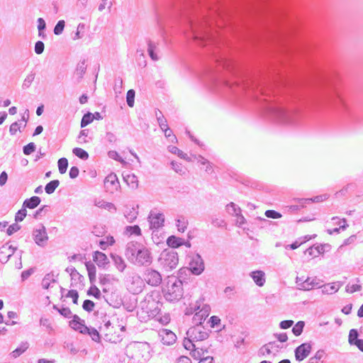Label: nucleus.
Wrapping results in <instances>:
<instances>
[{"mask_svg": "<svg viewBox=\"0 0 363 363\" xmlns=\"http://www.w3.org/2000/svg\"><path fill=\"white\" fill-rule=\"evenodd\" d=\"M300 97L313 103L329 104L342 111L348 109L347 102L336 82L325 75H320L315 80L307 82Z\"/></svg>", "mask_w": 363, "mask_h": 363, "instance_id": "f257e3e1", "label": "nucleus"}, {"mask_svg": "<svg viewBox=\"0 0 363 363\" xmlns=\"http://www.w3.org/2000/svg\"><path fill=\"white\" fill-rule=\"evenodd\" d=\"M197 1L198 0H179L181 15L184 21V32L185 35L204 46L208 42H211L213 40L211 35L206 30L205 23L199 18L195 19L191 13Z\"/></svg>", "mask_w": 363, "mask_h": 363, "instance_id": "f03ea898", "label": "nucleus"}, {"mask_svg": "<svg viewBox=\"0 0 363 363\" xmlns=\"http://www.w3.org/2000/svg\"><path fill=\"white\" fill-rule=\"evenodd\" d=\"M259 91L263 96V99L259 100L264 101V108L267 114L281 123L290 124L294 122L296 113L293 111L286 108L279 102L272 101V96L267 95L262 87L259 89Z\"/></svg>", "mask_w": 363, "mask_h": 363, "instance_id": "7ed1b4c3", "label": "nucleus"}, {"mask_svg": "<svg viewBox=\"0 0 363 363\" xmlns=\"http://www.w3.org/2000/svg\"><path fill=\"white\" fill-rule=\"evenodd\" d=\"M130 363H143L150 358V345L146 342H132L125 347Z\"/></svg>", "mask_w": 363, "mask_h": 363, "instance_id": "20e7f679", "label": "nucleus"}, {"mask_svg": "<svg viewBox=\"0 0 363 363\" xmlns=\"http://www.w3.org/2000/svg\"><path fill=\"white\" fill-rule=\"evenodd\" d=\"M162 291L167 301H178L184 295L183 282L175 277H169L167 286Z\"/></svg>", "mask_w": 363, "mask_h": 363, "instance_id": "39448f33", "label": "nucleus"}, {"mask_svg": "<svg viewBox=\"0 0 363 363\" xmlns=\"http://www.w3.org/2000/svg\"><path fill=\"white\" fill-rule=\"evenodd\" d=\"M159 262L166 271L175 269L179 262L178 254L174 250H164L160 254Z\"/></svg>", "mask_w": 363, "mask_h": 363, "instance_id": "423d86ee", "label": "nucleus"}, {"mask_svg": "<svg viewBox=\"0 0 363 363\" xmlns=\"http://www.w3.org/2000/svg\"><path fill=\"white\" fill-rule=\"evenodd\" d=\"M151 252L145 247L142 246L135 257L132 264L137 266H148L152 263Z\"/></svg>", "mask_w": 363, "mask_h": 363, "instance_id": "0eeeda50", "label": "nucleus"}, {"mask_svg": "<svg viewBox=\"0 0 363 363\" xmlns=\"http://www.w3.org/2000/svg\"><path fill=\"white\" fill-rule=\"evenodd\" d=\"M186 335L197 342L206 340L209 336V333L206 329L198 324L194 327L190 328L186 332Z\"/></svg>", "mask_w": 363, "mask_h": 363, "instance_id": "6e6552de", "label": "nucleus"}, {"mask_svg": "<svg viewBox=\"0 0 363 363\" xmlns=\"http://www.w3.org/2000/svg\"><path fill=\"white\" fill-rule=\"evenodd\" d=\"M148 220L150 222V228L157 230L164 225V216L162 213H158L152 210L149 213Z\"/></svg>", "mask_w": 363, "mask_h": 363, "instance_id": "1a4fd4ad", "label": "nucleus"}, {"mask_svg": "<svg viewBox=\"0 0 363 363\" xmlns=\"http://www.w3.org/2000/svg\"><path fill=\"white\" fill-rule=\"evenodd\" d=\"M33 237L35 242L40 247H44L48 240L46 228L43 225H40L39 228L34 229Z\"/></svg>", "mask_w": 363, "mask_h": 363, "instance_id": "9d476101", "label": "nucleus"}, {"mask_svg": "<svg viewBox=\"0 0 363 363\" xmlns=\"http://www.w3.org/2000/svg\"><path fill=\"white\" fill-rule=\"evenodd\" d=\"M104 324H101L99 327L100 332L104 334V339L109 342H116V340L112 338V334L114 332V327L111 323L110 320L107 318L106 315H104L103 319Z\"/></svg>", "mask_w": 363, "mask_h": 363, "instance_id": "9b49d317", "label": "nucleus"}, {"mask_svg": "<svg viewBox=\"0 0 363 363\" xmlns=\"http://www.w3.org/2000/svg\"><path fill=\"white\" fill-rule=\"evenodd\" d=\"M144 279L149 285L157 286L162 282V276L157 271L147 269L144 274Z\"/></svg>", "mask_w": 363, "mask_h": 363, "instance_id": "f8f14e48", "label": "nucleus"}, {"mask_svg": "<svg viewBox=\"0 0 363 363\" xmlns=\"http://www.w3.org/2000/svg\"><path fill=\"white\" fill-rule=\"evenodd\" d=\"M189 269L195 275L201 274L204 270V263L201 257L196 254L189 262Z\"/></svg>", "mask_w": 363, "mask_h": 363, "instance_id": "ddd939ff", "label": "nucleus"}, {"mask_svg": "<svg viewBox=\"0 0 363 363\" xmlns=\"http://www.w3.org/2000/svg\"><path fill=\"white\" fill-rule=\"evenodd\" d=\"M312 345L310 342H304L294 350L295 358L298 362L305 359L311 353Z\"/></svg>", "mask_w": 363, "mask_h": 363, "instance_id": "4468645a", "label": "nucleus"}, {"mask_svg": "<svg viewBox=\"0 0 363 363\" xmlns=\"http://www.w3.org/2000/svg\"><path fill=\"white\" fill-rule=\"evenodd\" d=\"M104 187L106 191L110 193H113L118 189L120 183L115 173H111L105 178Z\"/></svg>", "mask_w": 363, "mask_h": 363, "instance_id": "2eb2a0df", "label": "nucleus"}, {"mask_svg": "<svg viewBox=\"0 0 363 363\" xmlns=\"http://www.w3.org/2000/svg\"><path fill=\"white\" fill-rule=\"evenodd\" d=\"M211 312V307L209 305L204 304L199 308L198 311H195V314L193 317V322L196 325H201L202 322L209 315Z\"/></svg>", "mask_w": 363, "mask_h": 363, "instance_id": "dca6fc26", "label": "nucleus"}, {"mask_svg": "<svg viewBox=\"0 0 363 363\" xmlns=\"http://www.w3.org/2000/svg\"><path fill=\"white\" fill-rule=\"evenodd\" d=\"M141 247L138 242H129L125 247V256L132 263Z\"/></svg>", "mask_w": 363, "mask_h": 363, "instance_id": "f3484780", "label": "nucleus"}, {"mask_svg": "<svg viewBox=\"0 0 363 363\" xmlns=\"http://www.w3.org/2000/svg\"><path fill=\"white\" fill-rule=\"evenodd\" d=\"M161 342L166 345H172L177 340L176 335L170 330L162 329L159 332Z\"/></svg>", "mask_w": 363, "mask_h": 363, "instance_id": "a211bd4d", "label": "nucleus"}, {"mask_svg": "<svg viewBox=\"0 0 363 363\" xmlns=\"http://www.w3.org/2000/svg\"><path fill=\"white\" fill-rule=\"evenodd\" d=\"M72 320L69 321V325L74 330L82 333L88 330V326L85 325L84 320H82L77 315H72Z\"/></svg>", "mask_w": 363, "mask_h": 363, "instance_id": "6ab92c4d", "label": "nucleus"}, {"mask_svg": "<svg viewBox=\"0 0 363 363\" xmlns=\"http://www.w3.org/2000/svg\"><path fill=\"white\" fill-rule=\"evenodd\" d=\"M313 288H321V281L315 277H308L302 283L299 284V289L304 291H310Z\"/></svg>", "mask_w": 363, "mask_h": 363, "instance_id": "aec40b11", "label": "nucleus"}, {"mask_svg": "<svg viewBox=\"0 0 363 363\" xmlns=\"http://www.w3.org/2000/svg\"><path fill=\"white\" fill-rule=\"evenodd\" d=\"M16 247L8 244L4 245L0 247V262L3 264L6 263L9 258L13 255Z\"/></svg>", "mask_w": 363, "mask_h": 363, "instance_id": "412c9836", "label": "nucleus"}, {"mask_svg": "<svg viewBox=\"0 0 363 363\" xmlns=\"http://www.w3.org/2000/svg\"><path fill=\"white\" fill-rule=\"evenodd\" d=\"M330 249L329 244L318 245L310 247L306 250V252L312 257H316L319 255L323 254L325 251H328Z\"/></svg>", "mask_w": 363, "mask_h": 363, "instance_id": "4be33fe9", "label": "nucleus"}, {"mask_svg": "<svg viewBox=\"0 0 363 363\" xmlns=\"http://www.w3.org/2000/svg\"><path fill=\"white\" fill-rule=\"evenodd\" d=\"M93 260L96 263L99 267L104 268L108 264L107 256L102 252L96 251L93 255Z\"/></svg>", "mask_w": 363, "mask_h": 363, "instance_id": "5701e85b", "label": "nucleus"}, {"mask_svg": "<svg viewBox=\"0 0 363 363\" xmlns=\"http://www.w3.org/2000/svg\"><path fill=\"white\" fill-rule=\"evenodd\" d=\"M250 277L258 286H264L265 283V274L263 271H253L250 273Z\"/></svg>", "mask_w": 363, "mask_h": 363, "instance_id": "b1692460", "label": "nucleus"}, {"mask_svg": "<svg viewBox=\"0 0 363 363\" xmlns=\"http://www.w3.org/2000/svg\"><path fill=\"white\" fill-rule=\"evenodd\" d=\"M112 261L117 269L123 272L126 268V264L122 257L116 254H111Z\"/></svg>", "mask_w": 363, "mask_h": 363, "instance_id": "393cba45", "label": "nucleus"}, {"mask_svg": "<svg viewBox=\"0 0 363 363\" xmlns=\"http://www.w3.org/2000/svg\"><path fill=\"white\" fill-rule=\"evenodd\" d=\"M40 202L41 199L40 197L37 196H33L29 199H26L23 201V206L26 208L33 209L36 208L40 203Z\"/></svg>", "mask_w": 363, "mask_h": 363, "instance_id": "a878e982", "label": "nucleus"}, {"mask_svg": "<svg viewBox=\"0 0 363 363\" xmlns=\"http://www.w3.org/2000/svg\"><path fill=\"white\" fill-rule=\"evenodd\" d=\"M341 284L337 283H330L321 285L322 293L326 294H333L337 292L340 288Z\"/></svg>", "mask_w": 363, "mask_h": 363, "instance_id": "bb28decb", "label": "nucleus"}, {"mask_svg": "<svg viewBox=\"0 0 363 363\" xmlns=\"http://www.w3.org/2000/svg\"><path fill=\"white\" fill-rule=\"evenodd\" d=\"M184 240L175 235H170L167 240V244L172 248H178L183 245Z\"/></svg>", "mask_w": 363, "mask_h": 363, "instance_id": "cd10ccee", "label": "nucleus"}, {"mask_svg": "<svg viewBox=\"0 0 363 363\" xmlns=\"http://www.w3.org/2000/svg\"><path fill=\"white\" fill-rule=\"evenodd\" d=\"M329 198V194H324L318 196H313L312 198L309 199H301L299 201V203L303 206V203H310V202H314V203H319L322 202L323 201L327 200Z\"/></svg>", "mask_w": 363, "mask_h": 363, "instance_id": "c85d7f7f", "label": "nucleus"}, {"mask_svg": "<svg viewBox=\"0 0 363 363\" xmlns=\"http://www.w3.org/2000/svg\"><path fill=\"white\" fill-rule=\"evenodd\" d=\"M85 266L88 272V276L91 284L96 281V267L91 262H86Z\"/></svg>", "mask_w": 363, "mask_h": 363, "instance_id": "c756f323", "label": "nucleus"}, {"mask_svg": "<svg viewBox=\"0 0 363 363\" xmlns=\"http://www.w3.org/2000/svg\"><path fill=\"white\" fill-rule=\"evenodd\" d=\"M123 179L133 189H136L138 186V177L134 174L123 175Z\"/></svg>", "mask_w": 363, "mask_h": 363, "instance_id": "7c9ffc66", "label": "nucleus"}, {"mask_svg": "<svg viewBox=\"0 0 363 363\" xmlns=\"http://www.w3.org/2000/svg\"><path fill=\"white\" fill-rule=\"evenodd\" d=\"M194 157L201 165L205 166V171L208 174H211L213 172L211 163L208 160L205 159L200 155L198 156L195 155Z\"/></svg>", "mask_w": 363, "mask_h": 363, "instance_id": "2f4dec72", "label": "nucleus"}, {"mask_svg": "<svg viewBox=\"0 0 363 363\" xmlns=\"http://www.w3.org/2000/svg\"><path fill=\"white\" fill-rule=\"evenodd\" d=\"M205 352H207V350H204L197 344L196 347L191 351L190 354L194 359L200 360L204 356Z\"/></svg>", "mask_w": 363, "mask_h": 363, "instance_id": "473e14b6", "label": "nucleus"}, {"mask_svg": "<svg viewBox=\"0 0 363 363\" xmlns=\"http://www.w3.org/2000/svg\"><path fill=\"white\" fill-rule=\"evenodd\" d=\"M84 335H89L91 340L96 342L101 341V335L99 332L94 328L88 327V330L86 332L82 333Z\"/></svg>", "mask_w": 363, "mask_h": 363, "instance_id": "72a5a7b5", "label": "nucleus"}, {"mask_svg": "<svg viewBox=\"0 0 363 363\" xmlns=\"http://www.w3.org/2000/svg\"><path fill=\"white\" fill-rule=\"evenodd\" d=\"M29 344L28 342H23L21 345L16 348L11 353V356L13 358H17L20 355H21L28 348Z\"/></svg>", "mask_w": 363, "mask_h": 363, "instance_id": "f704fd0d", "label": "nucleus"}, {"mask_svg": "<svg viewBox=\"0 0 363 363\" xmlns=\"http://www.w3.org/2000/svg\"><path fill=\"white\" fill-rule=\"evenodd\" d=\"M55 274L52 272L48 273L45 275L42 280V287L45 289H48L51 282H55Z\"/></svg>", "mask_w": 363, "mask_h": 363, "instance_id": "c9c22d12", "label": "nucleus"}, {"mask_svg": "<svg viewBox=\"0 0 363 363\" xmlns=\"http://www.w3.org/2000/svg\"><path fill=\"white\" fill-rule=\"evenodd\" d=\"M138 206L136 208L133 207L128 211L125 212L124 216L129 223H133L137 218L138 215Z\"/></svg>", "mask_w": 363, "mask_h": 363, "instance_id": "e433bc0d", "label": "nucleus"}, {"mask_svg": "<svg viewBox=\"0 0 363 363\" xmlns=\"http://www.w3.org/2000/svg\"><path fill=\"white\" fill-rule=\"evenodd\" d=\"M60 185V181L57 179H54L49 182L45 186V191L48 194H52L55 192L56 189Z\"/></svg>", "mask_w": 363, "mask_h": 363, "instance_id": "4c0bfd02", "label": "nucleus"}, {"mask_svg": "<svg viewBox=\"0 0 363 363\" xmlns=\"http://www.w3.org/2000/svg\"><path fill=\"white\" fill-rule=\"evenodd\" d=\"M226 211L232 216H238L241 213L240 208L233 202H230L226 206Z\"/></svg>", "mask_w": 363, "mask_h": 363, "instance_id": "58836bf2", "label": "nucleus"}, {"mask_svg": "<svg viewBox=\"0 0 363 363\" xmlns=\"http://www.w3.org/2000/svg\"><path fill=\"white\" fill-rule=\"evenodd\" d=\"M187 225L188 221L184 217L181 216L176 220V226L179 232L184 233L186 230Z\"/></svg>", "mask_w": 363, "mask_h": 363, "instance_id": "ea45409f", "label": "nucleus"}, {"mask_svg": "<svg viewBox=\"0 0 363 363\" xmlns=\"http://www.w3.org/2000/svg\"><path fill=\"white\" fill-rule=\"evenodd\" d=\"M359 333L357 329H351L349 333L348 342L351 345H355L361 339L358 338Z\"/></svg>", "mask_w": 363, "mask_h": 363, "instance_id": "a19ab883", "label": "nucleus"}, {"mask_svg": "<svg viewBox=\"0 0 363 363\" xmlns=\"http://www.w3.org/2000/svg\"><path fill=\"white\" fill-rule=\"evenodd\" d=\"M346 223V219L345 218H342L341 220H340L338 222V224L340 225L339 228H335L333 229H328L327 230L328 233L329 235H333L334 233H336V234H338L340 233V230H345L347 227H348V225L345 223Z\"/></svg>", "mask_w": 363, "mask_h": 363, "instance_id": "79ce46f5", "label": "nucleus"}, {"mask_svg": "<svg viewBox=\"0 0 363 363\" xmlns=\"http://www.w3.org/2000/svg\"><path fill=\"white\" fill-rule=\"evenodd\" d=\"M86 61L85 60H83L82 61H80L77 66L76 68V74L78 76L79 78H82L83 75L86 72Z\"/></svg>", "mask_w": 363, "mask_h": 363, "instance_id": "37998d69", "label": "nucleus"}, {"mask_svg": "<svg viewBox=\"0 0 363 363\" xmlns=\"http://www.w3.org/2000/svg\"><path fill=\"white\" fill-rule=\"evenodd\" d=\"M72 152L74 155L83 160H86L89 158L88 152L80 147H74L72 150Z\"/></svg>", "mask_w": 363, "mask_h": 363, "instance_id": "c03bdc74", "label": "nucleus"}, {"mask_svg": "<svg viewBox=\"0 0 363 363\" xmlns=\"http://www.w3.org/2000/svg\"><path fill=\"white\" fill-rule=\"evenodd\" d=\"M57 166L59 172L60 174H65L67 172L68 167V160L65 157H61L58 160Z\"/></svg>", "mask_w": 363, "mask_h": 363, "instance_id": "a18cd8bd", "label": "nucleus"}, {"mask_svg": "<svg viewBox=\"0 0 363 363\" xmlns=\"http://www.w3.org/2000/svg\"><path fill=\"white\" fill-rule=\"evenodd\" d=\"M94 121V115H92L91 113L88 112L82 116V118L81 120V128H84L91 123H92Z\"/></svg>", "mask_w": 363, "mask_h": 363, "instance_id": "49530a36", "label": "nucleus"}, {"mask_svg": "<svg viewBox=\"0 0 363 363\" xmlns=\"http://www.w3.org/2000/svg\"><path fill=\"white\" fill-rule=\"evenodd\" d=\"M305 326V323L303 321H298L296 323V325L292 328V333L295 336H299L301 335L303 330V328Z\"/></svg>", "mask_w": 363, "mask_h": 363, "instance_id": "de8ad7c7", "label": "nucleus"}, {"mask_svg": "<svg viewBox=\"0 0 363 363\" xmlns=\"http://www.w3.org/2000/svg\"><path fill=\"white\" fill-rule=\"evenodd\" d=\"M196 342L190 337L184 338L183 341V345L187 350L191 351L195 347H196Z\"/></svg>", "mask_w": 363, "mask_h": 363, "instance_id": "09e8293b", "label": "nucleus"}, {"mask_svg": "<svg viewBox=\"0 0 363 363\" xmlns=\"http://www.w3.org/2000/svg\"><path fill=\"white\" fill-rule=\"evenodd\" d=\"M169 151L173 154L177 155L178 157H179L182 159L189 160V157H187V155L184 152H183L181 150H179L176 146H169Z\"/></svg>", "mask_w": 363, "mask_h": 363, "instance_id": "8fccbe9b", "label": "nucleus"}, {"mask_svg": "<svg viewBox=\"0 0 363 363\" xmlns=\"http://www.w3.org/2000/svg\"><path fill=\"white\" fill-rule=\"evenodd\" d=\"M272 344H265L262 345L259 350H258V355L259 357H265L272 353L271 350L272 347L270 346Z\"/></svg>", "mask_w": 363, "mask_h": 363, "instance_id": "3c124183", "label": "nucleus"}, {"mask_svg": "<svg viewBox=\"0 0 363 363\" xmlns=\"http://www.w3.org/2000/svg\"><path fill=\"white\" fill-rule=\"evenodd\" d=\"M125 232L130 235H140L141 229L138 225H128L125 228Z\"/></svg>", "mask_w": 363, "mask_h": 363, "instance_id": "603ef678", "label": "nucleus"}, {"mask_svg": "<svg viewBox=\"0 0 363 363\" xmlns=\"http://www.w3.org/2000/svg\"><path fill=\"white\" fill-rule=\"evenodd\" d=\"M160 116H157V111L155 112V115L157 117V123L159 124L160 128L162 130L165 129L168 127L167 119L164 117L162 112L160 111H158Z\"/></svg>", "mask_w": 363, "mask_h": 363, "instance_id": "864d4df0", "label": "nucleus"}, {"mask_svg": "<svg viewBox=\"0 0 363 363\" xmlns=\"http://www.w3.org/2000/svg\"><path fill=\"white\" fill-rule=\"evenodd\" d=\"M135 91L133 89H129L126 94V102L129 107L134 106Z\"/></svg>", "mask_w": 363, "mask_h": 363, "instance_id": "5fc2aeb1", "label": "nucleus"}, {"mask_svg": "<svg viewBox=\"0 0 363 363\" xmlns=\"http://www.w3.org/2000/svg\"><path fill=\"white\" fill-rule=\"evenodd\" d=\"M65 26V22L64 20L58 21L53 30L55 35H59L62 34L64 30Z\"/></svg>", "mask_w": 363, "mask_h": 363, "instance_id": "6e6d98bb", "label": "nucleus"}, {"mask_svg": "<svg viewBox=\"0 0 363 363\" xmlns=\"http://www.w3.org/2000/svg\"><path fill=\"white\" fill-rule=\"evenodd\" d=\"M27 215V211L23 206H22V208L18 210V212L16 213L15 216V221L16 223L21 222L23 220V219L26 218Z\"/></svg>", "mask_w": 363, "mask_h": 363, "instance_id": "4d7b16f0", "label": "nucleus"}, {"mask_svg": "<svg viewBox=\"0 0 363 363\" xmlns=\"http://www.w3.org/2000/svg\"><path fill=\"white\" fill-rule=\"evenodd\" d=\"M355 185L354 184H348L345 186L342 189L335 193L336 197L345 196L346 194L349 191V190L354 189Z\"/></svg>", "mask_w": 363, "mask_h": 363, "instance_id": "13d9d810", "label": "nucleus"}, {"mask_svg": "<svg viewBox=\"0 0 363 363\" xmlns=\"http://www.w3.org/2000/svg\"><path fill=\"white\" fill-rule=\"evenodd\" d=\"M95 306V303L94 301L89 299H86L84 301L82 304V308L86 311V312H91L94 310V308Z\"/></svg>", "mask_w": 363, "mask_h": 363, "instance_id": "bf43d9fd", "label": "nucleus"}, {"mask_svg": "<svg viewBox=\"0 0 363 363\" xmlns=\"http://www.w3.org/2000/svg\"><path fill=\"white\" fill-rule=\"evenodd\" d=\"M36 149V145L34 143H29L23 147V152L26 155H29L33 152H35Z\"/></svg>", "mask_w": 363, "mask_h": 363, "instance_id": "052dcab7", "label": "nucleus"}, {"mask_svg": "<svg viewBox=\"0 0 363 363\" xmlns=\"http://www.w3.org/2000/svg\"><path fill=\"white\" fill-rule=\"evenodd\" d=\"M87 294L93 296L97 299L100 298L101 296L100 290L96 286H91L87 291Z\"/></svg>", "mask_w": 363, "mask_h": 363, "instance_id": "680f3d73", "label": "nucleus"}, {"mask_svg": "<svg viewBox=\"0 0 363 363\" xmlns=\"http://www.w3.org/2000/svg\"><path fill=\"white\" fill-rule=\"evenodd\" d=\"M46 28L45 21L43 18L38 19V29L39 32V36L45 37V35L42 33Z\"/></svg>", "mask_w": 363, "mask_h": 363, "instance_id": "e2e57ef3", "label": "nucleus"}, {"mask_svg": "<svg viewBox=\"0 0 363 363\" xmlns=\"http://www.w3.org/2000/svg\"><path fill=\"white\" fill-rule=\"evenodd\" d=\"M19 130L21 132V123L19 121H16L11 123L9 128V133L11 135H14L16 134L17 131Z\"/></svg>", "mask_w": 363, "mask_h": 363, "instance_id": "0e129e2a", "label": "nucleus"}, {"mask_svg": "<svg viewBox=\"0 0 363 363\" xmlns=\"http://www.w3.org/2000/svg\"><path fill=\"white\" fill-rule=\"evenodd\" d=\"M58 313L65 318H70L72 317V313L69 308L62 307L58 310Z\"/></svg>", "mask_w": 363, "mask_h": 363, "instance_id": "69168bd1", "label": "nucleus"}, {"mask_svg": "<svg viewBox=\"0 0 363 363\" xmlns=\"http://www.w3.org/2000/svg\"><path fill=\"white\" fill-rule=\"evenodd\" d=\"M264 215L269 218L277 219L281 217V214L274 210H267Z\"/></svg>", "mask_w": 363, "mask_h": 363, "instance_id": "338daca9", "label": "nucleus"}, {"mask_svg": "<svg viewBox=\"0 0 363 363\" xmlns=\"http://www.w3.org/2000/svg\"><path fill=\"white\" fill-rule=\"evenodd\" d=\"M66 296L69 297V298H72L73 303H74V304L78 303L79 294L77 290H74V289L69 290L67 292Z\"/></svg>", "mask_w": 363, "mask_h": 363, "instance_id": "774afa93", "label": "nucleus"}]
</instances>
